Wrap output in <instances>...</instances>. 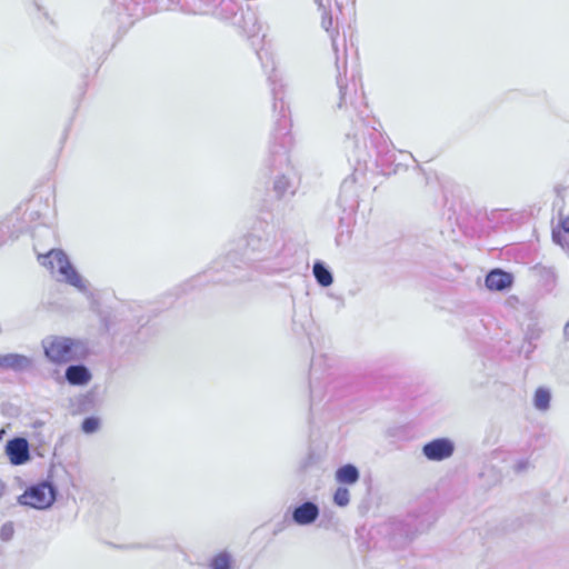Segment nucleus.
Listing matches in <instances>:
<instances>
[{"label": "nucleus", "mask_w": 569, "mask_h": 569, "mask_svg": "<svg viewBox=\"0 0 569 569\" xmlns=\"http://www.w3.org/2000/svg\"><path fill=\"white\" fill-rule=\"evenodd\" d=\"M563 230L569 233V219L563 221Z\"/></svg>", "instance_id": "b1692460"}, {"label": "nucleus", "mask_w": 569, "mask_h": 569, "mask_svg": "<svg viewBox=\"0 0 569 569\" xmlns=\"http://www.w3.org/2000/svg\"><path fill=\"white\" fill-rule=\"evenodd\" d=\"M237 6L232 0H221L220 12H217L223 19H228L236 13Z\"/></svg>", "instance_id": "a211bd4d"}, {"label": "nucleus", "mask_w": 569, "mask_h": 569, "mask_svg": "<svg viewBox=\"0 0 569 569\" xmlns=\"http://www.w3.org/2000/svg\"><path fill=\"white\" fill-rule=\"evenodd\" d=\"M33 368V359L20 353L0 355V369L26 372Z\"/></svg>", "instance_id": "423d86ee"}, {"label": "nucleus", "mask_w": 569, "mask_h": 569, "mask_svg": "<svg viewBox=\"0 0 569 569\" xmlns=\"http://www.w3.org/2000/svg\"><path fill=\"white\" fill-rule=\"evenodd\" d=\"M282 117H283V118H286V116H284V114H283ZM282 126H283V129H284V130H287V128H288V121H287L286 119H283V123H282Z\"/></svg>", "instance_id": "393cba45"}, {"label": "nucleus", "mask_w": 569, "mask_h": 569, "mask_svg": "<svg viewBox=\"0 0 569 569\" xmlns=\"http://www.w3.org/2000/svg\"><path fill=\"white\" fill-rule=\"evenodd\" d=\"M46 358L54 365L79 361L88 355L87 345L79 339L49 336L41 342Z\"/></svg>", "instance_id": "f03ea898"}, {"label": "nucleus", "mask_w": 569, "mask_h": 569, "mask_svg": "<svg viewBox=\"0 0 569 569\" xmlns=\"http://www.w3.org/2000/svg\"><path fill=\"white\" fill-rule=\"evenodd\" d=\"M359 478V470L350 463L338 468L336 471V480L342 485H355Z\"/></svg>", "instance_id": "f8f14e48"}, {"label": "nucleus", "mask_w": 569, "mask_h": 569, "mask_svg": "<svg viewBox=\"0 0 569 569\" xmlns=\"http://www.w3.org/2000/svg\"><path fill=\"white\" fill-rule=\"evenodd\" d=\"M231 562L232 559L230 553L222 551L211 559L209 566L210 569H230Z\"/></svg>", "instance_id": "2eb2a0df"}, {"label": "nucleus", "mask_w": 569, "mask_h": 569, "mask_svg": "<svg viewBox=\"0 0 569 569\" xmlns=\"http://www.w3.org/2000/svg\"><path fill=\"white\" fill-rule=\"evenodd\" d=\"M39 262L50 270L60 282L74 287L87 297L92 296L91 286L71 264L68 256L61 249H52L46 254L38 256Z\"/></svg>", "instance_id": "f257e3e1"}, {"label": "nucleus", "mask_w": 569, "mask_h": 569, "mask_svg": "<svg viewBox=\"0 0 569 569\" xmlns=\"http://www.w3.org/2000/svg\"><path fill=\"white\" fill-rule=\"evenodd\" d=\"M331 40H332V47L335 49V51L337 50V46H336V39L333 36H331Z\"/></svg>", "instance_id": "bb28decb"}, {"label": "nucleus", "mask_w": 569, "mask_h": 569, "mask_svg": "<svg viewBox=\"0 0 569 569\" xmlns=\"http://www.w3.org/2000/svg\"><path fill=\"white\" fill-rule=\"evenodd\" d=\"M281 244L276 236L264 230L253 231L243 241V257L248 261H264L277 257Z\"/></svg>", "instance_id": "7ed1b4c3"}, {"label": "nucleus", "mask_w": 569, "mask_h": 569, "mask_svg": "<svg viewBox=\"0 0 569 569\" xmlns=\"http://www.w3.org/2000/svg\"><path fill=\"white\" fill-rule=\"evenodd\" d=\"M14 535V527L12 522H6L0 528V539L2 541H9Z\"/></svg>", "instance_id": "aec40b11"}, {"label": "nucleus", "mask_w": 569, "mask_h": 569, "mask_svg": "<svg viewBox=\"0 0 569 569\" xmlns=\"http://www.w3.org/2000/svg\"><path fill=\"white\" fill-rule=\"evenodd\" d=\"M530 467V461L528 458H521V459H518L513 466H512V469L515 472L517 473H521V472H525L529 469Z\"/></svg>", "instance_id": "412c9836"}, {"label": "nucleus", "mask_w": 569, "mask_h": 569, "mask_svg": "<svg viewBox=\"0 0 569 569\" xmlns=\"http://www.w3.org/2000/svg\"><path fill=\"white\" fill-rule=\"evenodd\" d=\"M319 508L311 501L303 502L292 511V520L299 526H308L316 521Z\"/></svg>", "instance_id": "1a4fd4ad"}, {"label": "nucleus", "mask_w": 569, "mask_h": 569, "mask_svg": "<svg viewBox=\"0 0 569 569\" xmlns=\"http://www.w3.org/2000/svg\"><path fill=\"white\" fill-rule=\"evenodd\" d=\"M550 392L548 389L539 388L537 389L533 398V405L536 409L545 411L549 408L550 403Z\"/></svg>", "instance_id": "4468645a"}, {"label": "nucleus", "mask_w": 569, "mask_h": 569, "mask_svg": "<svg viewBox=\"0 0 569 569\" xmlns=\"http://www.w3.org/2000/svg\"><path fill=\"white\" fill-rule=\"evenodd\" d=\"M100 428V419L97 417H88L82 421L81 429L84 433H94Z\"/></svg>", "instance_id": "6ab92c4d"}, {"label": "nucleus", "mask_w": 569, "mask_h": 569, "mask_svg": "<svg viewBox=\"0 0 569 569\" xmlns=\"http://www.w3.org/2000/svg\"><path fill=\"white\" fill-rule=\"evenodd\" d=\"M316 2L319 4L320 8L323 9V14H322V27L329 31V28L331 27L332 24V18L331 16L327 12L323 3H322V0H316Z\"/></svg>", "instance_id": "4be33fe9"}, {"label": "nucleus", "mask_w": 569, "mask_h": 569, "mask_svg": "<svg viewBox=\"0 0 569 569\" xmlns=\"http://www.w3.org/2000/svg\"><path fill=\"white\" fill-rule=\"evenodd\" d=\"M296 189V178L291 168H287L286 172L278 174L273 180V191L279 198L295 194Z\"/></svg>", "instance_id": "0eeeda50"}, {"label": "nucleus", "mask_w": 569, "mask_h": 569, "mask_svg": "<svg viewBox=\"0 0 569 569\" xmlns=\"http://www.w3.org/2000/svg\"><path fill=\"white\" fill-rule=\"evenodd\" d=\"M64 377L72 386H86L90 382L92 375L83 365H71L66 369Z\"/></svg>", "instance_id": "9d476101"}, {"label": "nucleus", "mask_w": 569, "mask_h": 569, "mask_svg": "<svg viewBox=\"0 0 569 569\" xmlns=\"http://www.w3.org/2000/svg\"><path fill=\"white\" fill-rule=\"evenodd\" d=\"M210 11V8L199 10L200 13H209Z\"/></svg>", "instance_id": "a878e982"}, {"label": "nucleus", "mask_w": 569, "mask_h": 569, "mask_svg": "<svg viewBox=\"0 0 569 569\" xmlns=\"http://www.w3.org/2000/svg\"><path fill=\"white\" fill-rule=\"evenodd\" d=\"M337 84H338L339 94H340V101L338 103V107L342 108L343 106L347 104V100L351 96V90L349 89V86L347 83H345L340 72L337 78ZM352 92H356L355 88L352 89Z\"/></svg>", "instance_id": "dca6fc26"}, {"label": "nucleus", "mask_w": 569, "mask_h": 569, "mask_svg": "<svg viewBox=\"0 0 569 569\" xmlns=\"http://www.w3.org/2000/svg\"><path fill=\"white\" fill-rule=\"evenodd\" d=\"M512 283V276L500 269L492 270L486 277V286L490 290L502 291Z\"/></svg>", "instance_id": "9b49d317"}, {"label": "nucleus", "mask_w": 569, "mask_h": 569, "mask_svg": "<svg viewBox=\"0 0 569 569\" xmlns=\"http://www.w3.org/2000/svg\"><path fill=\"white\" fill-rule=\"evenodd\" d=\"M272 92H273V96L277 97L278 92L274 87L272 88Z\"/></svg>", "instance_id": "cd10ccee"}, {"label": "nucleus", "mask_w": 569, "mask_h": 569, "mask_svg": "<svg viewBox=\"0 0 569 569\" xmlns=\"http://www.w3.org/2000/svg\"><path fill=\"white\" fill-rule=\"evenodd\" d=\"M333 502L339 507H346L350 502L349 490L345 487H339L333 496Z\"/></svg>", "instance_id": "f3484780"}, {"label": "nucleus", "mask_w": 569, "mask_h": 569, "mask_svg": "<svg viewBox=\"0 0 569 569\" xmlns=\"http://www.w3.org/2000/svg\"><path fill=\"white\" fill-rule=\"evenodd\" d=\"M56 500V489L43 481L27 489L18 499L20 505L30 506L36 509H47Z\"/></svg>", "instance_id": "20e7f679"}, {"label": "nucleus", "mask_w": 569, "mask_h": 569, "mask_svg": "<svg viewBox=\"0 0 569 569\" xmlns=\"http://www.w3.org/2000/svg\"><path fill=\"white\" fill-rule=\"evenodd\" d=\"M455 445L448 438L433 439L422 447L423 456L430 461H442L453 455Z\"/></svg>", "instance_id": "39448f33"}, {"label": "nucleus", "mask_w": 569, "mask_h": 569, "mask_svg": "<svg viewBox=\"0 0 569 569\" xmlns=\"http://www.w3.org/2000/svg\"><path fill=\"white\" fill-rule=\"evenodd\" d=\"M7 455L13 465H22L29 459V446L26 439L14 438L6 447Z\"/></svg>", "instance_id": "6e6552de"}, {"label": "nucleus", "mask_w": 569, "mask_h": 569, "mask_svg": "<svg viewBox=\"0 0 569 569\" xmlns=\"http://www.w3.org/2000/svg\"><path fill=\"white\" fill-rule=\"evenodd\" d=\"M312 272L317 282L322 287H329L333 282L331 271L320 261L313 264Z\"/></svg>", "instance_id": "ddd939ff"}, {"label": "nucleus", "mask_w": 569, "mask_h": 569, "mask_svg": "<svg viewBox=\"0 0 569 569\" xmlns=\"http://www.w3.org/2000/svg\"><path fill=\"white\" fill-rule=\"evenodd\" d=\"M563 333L567 338H569V321L566 323L565 328H563Z\"/></svg>", "instance_id": "5701e85b"}]
</instances>
